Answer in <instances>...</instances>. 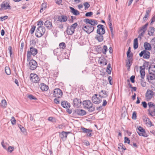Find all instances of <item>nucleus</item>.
Masks as SVG:
<instances>
[{"label": "nucleus", "instance_id": "nucleus-2", "mask_svg": "<svg viewBox=\"0 0 155 155\" xmlns=\"http://www.w3.org/2000/svg\"><path fill=\"white\" fill-rule=\"evenodd\" d=\"M38 52V51L37 49L33 48L30 47V50L28 51L27 52V60L28 61H30L31 59V55L33 56L36 55Z\"/></svg>", "mask_w": 155, "mask_h": 155}, {"label": "nucleus", "instance_id": "nucleus-15", "mask_svg": "<svg viewBox=\"0 0 155 155\" xmlns=\"http://www.w3.org/2000/svg\"><path fill=\"white\" fill-rule=\"evenodd\" d=\"M97 94H95L92 97L93 102L96 104H99L101 102V100L97 97Z\"/></svg>", "mask_w": 155, "mask_h": 155}, {"label": "nucleus", "instance_id": "nucleus-57", "mask_svg": "<svg viewBox=\"0 0 155 155\" xmlns=\"http://www.w3.org/2000/svg\"><path fill=\"white\" fill-rule=\"evenodd\" d=\"M35 26H33L32 27L30 30V32L31 34H33L35 30Z\"/></svg>", "mask_w": 155, "mask_h": 155}, {"label": "nucleus", "instance_id": "nucleus-52", "mask_svg": "<svg viewBox=\"0 0 155 155\" xmlns=\"http://www.w3.org/2000/svg\"><path fill=\"white\" fill-rule=\"evenodd\" d=\"M136 118H137L136 113V112L134 111L133 113L132 114V118L133 119L136 120Z\"/></svg>", "mask_w": 155, "mask_h": 155}, {"label": "nucleus", "instance_id": "nucleus-62", "mask_svg": "<svg viewBox=\"0 0 155 155\" xmlns=\"http://www.w3.org/2000/svg\"><path fill=\"white\" fill-rule=\"evenodd\" d=\"M100 64H102L103 63L104 65H106L107 64L106 61L104 59V60L102 61H100Z\"/></svg>", "mask_w": 155, "mask_h": 155}, {"label": "nucleus", "instance_id": "nucleus-30", "mask_svg": "<svg viewBox=\"0 0 155 155\" xmlns=\"http://www.w3.org/2000/svg\"><path fill=\"white\" fill-rule=\"evenodd\" d=\"M100 94L99 96L101 98H105L108 96V95L105 91L101 90Z\"/></svg>", "mask_w": 155, "mask_h": 155}, {"label": "nucleus", "instance_id": "nucleus-25", "mask_svg": "<svg viewBox=\"0 0 155 155\" xmlns=\"http://www.w3.org/2000/svg\"><path fill=\"white\" fill-rule=\"evenodd\" d=\"M149 74H155V65H152L149 68Z\"/></svg>", "mask_w": 155, "mask_h": 155}, {"label": "nucleus", "instance_id": "nucleus-41", "mask_svg": "<svg viewBox=\"0 0 155 155\" xmlns=\"http://www.w3.org/2000/svg\"><path fill=\"white\" fill-rule=\"evenodd\" d=\"M5 71L6 73L8 75H9L11 74L10 69L8 67H5Z\"/></svg>", "mask_w": 155, "mask_h": 155}, {"label": "nucleus", "instance_id": "nucleus-20", "mask_svg": "<svg viewBox=\"0 0 155 155\" xmlns=\"http://www.w3.org/2000/svg\"><path fill=\"white\" fill-rule=\"evenodd\" d=\"M58 19L60 22H66L68 20V17L65 15H61L58 17Z\"/></svg>", "mask_w": 155, "mask_h": 155}, {"label": "nucleus", "instance_id": "nucleus-10", "mask_svg": "<svg viewBox=\"0 0 155 155\" xmlns=\"http://www.w3.org/2000/svg\"><path fill=\"white\" fill-rule=\"evenodd\" d=\"M62 92L61 90L59 88H56L54 90L53 92L54 96L56 98H60L62 95Z\"/></svg>", "mask_w": 155, "mask_h": 155}, {"label": "nucleus", "instance_id": "nucleus-32", "mask_svg": "<svg viewBox=\"0 0 155 155\" xmlns=\"http://www.w3.org/2000/svg\"><path fill=\"white\" fill-rule=\"evenodd\" d=\"M155 74H150L147 76V79L149 82H151L152 81L155 79Z\"/></svg>", "mask_w": 155, "mask_h": 155}, {"label": "nucleus", "instance_id": "nucleus-9", "mask_svg": "<svg viewBox=\"0 0 155 155\" xmlns=\"http://www.w3.org/2000/svg\"><path fill=\"white\" fill-rule=\"evenodd\" d=\"M139 55L141 57H143L144 58L148 59L150 58V53L147 51L144 50L141 51Z\"/></svg>", "mask_w": 155, "mask_h": 155}, {"label": "nucleus", "instance_id": "nucleus-29", "mask_svg": "<svg viewBox=\"0 0 155 155\" xmlns=\"http://www.w3.org/2000/svg\"><path fill=\"white\" fill-rule=\"evenodd\" d=\"M40 86V87L42 91H47L48 90V87L44 83H41Z\"/></svg>", "mask_w": 155, "mask_h": 155}, {"label": "nucleus", "instance_id": "nucleus-47", "mask_svg": "<svg viewBox=\"0 0 155 155\" xmlns=\"http://www.w3.org/2000/svg\"><path fill=\"white\" fill-rule=\"evenodd\" d=\"M151 45L155 48V38L153 39L150 41Z\"/></svg>", "mask_w": 155, "mask_h": 155}, {"label": "nucleus", "instance_id": "nucleus-28", "mask_svg": "<svg viewBox=\"0 0 155 155\" xmlns=\"http://www.w3.org/2000/svg\"><path fill=\"white\" fill-rule=\"evenodd\" d=\"M70 8L71 9V12L74 15H77L80 14L79 12L77 10L74 9L73 8L70 7Z\"/></svg>", "mask_w": 155, "mask_h": 155}, {"label": "nucleus", "instance_id": "nucleus-44", "mask_svg": "<svg viewBox=\"0 0 155 155\" xmlns=\"http://www.w3.org/2000/svg\"><path fill=\"white\" fill-rule=\"evenodd\" d=\"M14 147H13L9 146L8 148H7L6 150L8 152L12 153L14 150Z\"/></svg>", "mask_w": 155, "mask_h": 155}, {"label": "nucleus", "instance_id": "nucleus-17", "mask_svg": "<svg viewBox=\"0 0 155 155\" xmlns=\"http://www.w3.org/2000/svg\"><path fill=\"white\" fill-rule=\"evenodd\" d=\"M70 133L69 132L63 131L60 133V137L63 141L65 140L66 139L68 134Z\"/></svg>", "mask_w": 155, "mask_h": 155}, {"label": "nucleus", "instance_id": "nucleus-18", "mask_svg": "<svg viewBox=\"0 0 155 155\" xmlns=\"http://www.w3.org/2000/svg\"><path fill=\"white\" fill-rule=\"evenodd\" d=\"M45 26L48 29H51L52 28V23L49 20L46 21L44 24Z\"/></svg>", "mask_w": 155, "mask_h": 155}, {"label": "nucleus", "instance_id": "nucleus-4", "mask_svg": "<svg viewBox=\"0 0 155 155\" xmlns=\"http://www.w3.org/2000/svg\"><path fill=\"white\" fill-rule=\"evenodd\" d=\"M45 29L44 27H38L36 30L35 35L37 37H40L45 33Z\"/></svg>", "mask_w": 155, "mask_h": 155}, {"label": "nucleus", "instance_id": "nucleus-45", "mask_svg": "<svg viewBox=\"0 0 155 155\" xmlns=\"http://www.w3.org/2000/svg\"><path fill=\"white\" fill-rule=\"evenodd\" d=\"M59 46L60 48L64 49L66 47V45L64 43L62 42L59 44Z\"/></svg>", "mask_w": 155, "mask_h": 155}, {"label": "nucleus", "instance_id": "nucleus-13", "mask_svg": "<svg viewBox=\"0 0 155 155\" xmlns=\"http://www.w3.org/2000/svg\"><path fill=\"white\" fill-rule=\"evenodd\" d=\"M104 26L102 25H98L97 26L98 29L97 31V34H104L105 32V30L104 28Z\"/></svg>", "mask_w": 155, "mask_h": 155}, {"label": "nucleus", "instance_id": "nucleus-51", "mask_svg": "<svg viewBox=\"0 0 155 155\" xmlns=\"http://www.w3.org/2000/svg\"><path fill=\"white\" fill-rule=\"evenodd\" d=\"M130 141L128 138L126 137H124V143L129 144Z\"/></svg>", "mask_w": 155, "mask_h": 155}, {"label": "nucleus", "instance_id": "nucleus-21", "mask_svg": "<svg viewBox=\"0 0 155 155\" xmlns=\"http://www.w3.org/2000/svg\"><path fill=\"white\" fill-rule=\"evenodd\" d=\"M143 120L147 126L150 127H151L152 126L151 122L149 118L144 117L143 118Z\"/></svg>", "mask_w": 155, "mask_h": 155}, {"label": "nucleus", "instance_id": "nucleus-53", "mask_svg": "<svg viewBox=\"0 0 155 155\" xmlns=\"http://www.w3.org/2000/svg\"><path fill=\"white\" fill-rule=\"evenodd\" d=\"M8 50L9 51L11 57L12 55V48L11 46H9L8 48Z\"/></svg>", "mask_w": 155, "mask_h": 155}, {"label": "nucleus", "instance_id": "nucleus-40", "mask_svg": "<svg viewBox=\"0 0 155 155\" xmlns=\"http://www.w3.org/2000/svg\"><path fill=\"white\" fill-rule=\"evenodd\" d=\"M149 111L150 114L151 116H155V109H149Z\"/></svg>", "mask_w": 155, "mask_h": 155}, {"label": "nucleus", "instance_id": "nucleus-6", "mask_svg": "<svg viewBox=\"0 0 155 155\" xmlns=\"http://www.w3.org/2000/svg\"><path fill=\"white\" fill-rule=\"evenodd\" d=\"M137 131L139 135L140 136H142L144 137H148V135L146 133L145 130L140 126H139L137 130Z\"/></svg>", "mask_w": 155, "mask_h": 155}, {"label": "nucleus", "instance_id": "nucleus-64", "mask_svg": "<svg viewBox=\"0 0 155 155\" xmlns=\"http://www.w3.org/2000/svg\"><path fill=\"white\" fill-rule=\"evenodd\" d=\"M151 20V23H152V22H155V16H153L152 17Z\"/></svg>", "mask_w": 155, "mask_h": 155}, {"label": "nucleus", "instance_id": "nucleus-37", "mask_svg": "<svg viewBox=\"0 0 155 155\" xmlns=\"http://www.w3.org/2000/svg\"><path fill=\"white\" fill-rule=\"evenodd\" d=\"M47 8V5L46 3L43 4L41 6V8L40 11V13L42 12L45 10Z\"/></svg>", "mask_w": 155, "mask_h": 155}, {"label": "nucleus", "instance_id": "nucleus-22", "mask_svg": "<svg viewBox=\"0 0 155 155\" xmlns=\"http://www.w3.org/2000/svg\"><path fill=\"white\" fill-rule=\"evenodd\" d=\"M61 106L64 108L66 109L69 108L70 107V103L66 101H64L61 103Z\"/></svg>", "mask_w": 155, "mask_h": 155}, {"label": "nucleus", "instance_id": "nucleus-5", "mask_svg": "<svg viewBox=\"0 0 155 155\" xmlns=\"http://www.w3.org/2000/svg\"><path fill=\"white\" fill-rule=\"evenodd\" d=\"M28 67L31 70H35L37 67L38 64L37 62L33 59L29 61Z\"/></svg>", "mask_w": 155, "mask_h": 155}, {"label": "nucleus", "instance_id": "nucleus-24", "mask_svg": "<svg viewBox=\"0 0 155 155\" xmlns=\"http://www.w3.org/2000/svg\"><path fill=\"white\" fill-rule=\"evenodd\" d=\"M95 38L99 42L102 41L104 39L103 34H98L95 37Z\"/></svg>", "mask_w": 155, "mask_h": 155}, {"label": "nucleus", "instance_id": "nucleus-63", "mask_svg": "<svg viewBox=\"0 0 155 155\" xmlns=\"http://www.w3.org/2000/svg\"><path fill=\"white\" fill-rule=\"evenodd\" d=\"M142 104L143 107L144 108H146L147 107V104L146 102L144 101L142 102Z\"/></svg>", "mask_w": 155, "mask_h": 155}, {"label": "nucleus", "instance_id": "nucleus-61", "mask_svg": "<svg viewBox=\"0 0 155 155\" xmlns=\"http://www.w3.org/2000/svg\"><path fill=\"white\" fill-rule=\"evenodd\" d=\"M20 127H19L21 131L23 133H24L25 132V129L23 127H22L21 125H20Z\"/></svg>", "mask_w": 155, "mask_h": 155}, {"label": "nucleus", "instance_id": "nucleus-34", "mask_svg": "<svg viewBox=\"0 0 155 155\" xmlns=\"http://www.w3.org/2000/svg\"><path fill=\"white\" fill-rule=\"evenodd\" d=\"M138 47V39L137 38L135 39L134 41V49H136Z\"/></svg>", "mask_w": 155, "mask_h": 155}, {"label": "nucleus", "instance_id": "nucleus-36", "mask_svg": "<svg viewBox=\"0 0 155 155\" xmlns=\"http://www.w3.org/2000/svg\"><path fill=\"white\" fill-rule=\"evenodd\" d=\"M7 105V103L5 99L2 100L1 101V106L4 108H6Z\"/></svg>", "mask_w": 155, "mask_h": 155}, {"label": "nucleus", "instance_id": "nucleus-46", "mask_svg": "<svg viewBox=\"0 0 155 155\" xmlns=\"http://www.w3.org/2000/svg\"><path fill=\"white\" fill-rule=\"evenodd\" d=\"M43 24V22L42 21L40 20L38 21L37 25L38 27H43L42 25Z\"/></svg>", "mask_w": 155, "mask_h": 155}, {"label": "nucleus", "instance_id": "nucleus-50", "mask_svg": "<svg viewBox=\"0 0 155 155\" xmlns=\"http://www.w3.org/2000/svg\"><path fill=\"white\" fill-rule=\"evenodd\" d=\"M11 121L12 124L14 125L16 123V120L14 117H12Z\"/></svg>", "mask_w": 155, "mask_h": 155}, {"label": "nucleus", "instance_id": "nucleus-12", "mask_svg": "<svg viewBox=\"0 0 155 155\" xmlns=\"http://www.w3.org/2000/svg\"><path fill=\"white\" fill-rule=\"evenodd\" d=\"M84 21L87 24H89L92 26H94L97 24V21L93 19H85L84 20Z\"/></svg>", "mask_w": 155, "mask_h": 155}, {"label": "nucleus", "instance_id": "nucleus-1", "mask_svg": "<svg viewBox=\"0 0 155 155\" xmlns=\"http://www.w3.org/2000/svg\"><path fill=\"white\" fill-rule=\"evenodd\" d=\"M83 105L85 108L88 110L89 111L92 112L94 110L95 107L93 106V104L89 100L84 101Z\"/></svg>", "mask_w": 155, "mask_h": 155}, {"label": "nucleus", "instance_id": "nucleus-60", "mask_svg": "<svg viewBox=\"0 0 155 155\" xmlns=\"http://www.w3.org/2000/svg\"><path fill=\"white\" fill-rule=\"evenodd\" d=\"M149 16L147 15H145L143 18V21H146L148 18Z\"/></svg>", "mask_w": 155, "mask_h": 155}, {"label": "nucleus", "instance_id": "nucleus-49", "mask_svg": "<svg viewBox=\"0 0 155 155\" xmlns=\"http://www.w3.org/2000/svg\"><path fill=\"white\" fill-rule=\"evenodd\" d=\"M28 97L30 100H36V98L31 94L28 95Z\"/></svg>", "mask_w": 155, "mask_h": 155}, {"label": "nucleus", "instance_id": "nucleus-58", "mask_svg": "<svg viewBox=\"0 0 155 155\" xmlns=\"http://www.w3.org/2000/svg\"><path fill=\"white\" fill-rule=\"evenodd\" d=\"M134 79H135V76H134L132 75L130 77V79L132 83H134V81H135Z\"/></svg>", "mask_w": 155, "mask_h": 155}, {"label": "nucleus", "instance_id": "nucleus-33", "mask_svg": "<svg viewBox=\"0 0 155 155\" xmlns=\"http://www.w3.org/2000/svg\"><path fill=\"white\" fill-rule=\"evenodd\" d=\"M132 60L130 58L128 59V61L127 62L126 66L127 67V69L128 70L130 69V67L132 64Z\"/></svg>", "mask_w": 155, "mask_h": 155}, {"label": "nucleus", "instance_id": "nucleus-14", "mask_svg": "<svg viewBox=\"0 0 155 155\" xmlns=\"http://www.w3.org/2000/svg\"><path fill=\"white\" fill-rule=\"evenodd\" d=\"M1 9L3 10L7 9H10L11 8L10 6L8 3L6 1L3 2L1 5Z\"/></svg>", "mask_w": 155, "mask_h": 155}, {"label": "nucleus", "instance_id": "nucleus-16", "mask_svg": "<svg viewBox=\"0 0 155 155\" xmlns=\"http://www.w3.org/2000/svg\"><path fill=\"white\" fill-rule=\"evenodd\" d=\"M81 129L82 131L83 132L87 134V136L91 137L92 136L91 133L92 131V130H89L84 127H81Z\"/></svg>", "mask_w": 155, "mask_h": 155}, {"label": "nucleus", "instance_id": "nucleus-31", "mask_svg": "<svg viewBox=\"0 0 155 155\" xmlns=\"http://www.w3.org/2000/svg\"><path fill=\"white\" fill-rule=\"evenodd\" d=\"M140 73L141 74V77L142 79H143L145 75V69L142 68V67H140Z\"/></svg>", "mask_w": 155, "mask_h": 155}, {"label": "nucleus", "instance_id": "nucleus-54", "mask_svg": "<svg viewBox=\"0 0 155 155\" xmlns=\"http://www.w3.org/2000/svg\"><path fill=\"white\" fill-rule=\"evenodd\" d=\"M151 11V9L150 8H148L146 12V15L149 16V14L150 13Z\"/></svg>", "mask_w": 155, "mask_h": 155}, {"label": "nucleus", "instance_id": "nucleus-48", "mask_svg": "<svg viewBox=\"0 0 155 155\" xmlns=\"http://www.w3.org/2000/svg\"><path fill=\"white\" fill-rule=\"evenodd\" d=\"M84 5L85 7V9H87L89 7L90 5L87 2H85L84 3Z\"/></svg>", "mask_w": 155, "mask_h": 155}, {"label": "nucleus", "instance_id": "nucleus-42", "mask_svg": "<svg viewBox=\"0 0 155 155\" xmlns=\"http://www.w3.org/2000/svg\"><path fill=\"white\" fill-rule=\"evenodd\" d=\"M1 145L3 148L6 150L7 148V146H8V144L7 143H5L4 142V140H2V142Z\"/></svg>", "mask_w": 155, "mask_h": 155}, {"label": "nucleus", "instance_id": "nucleus-56", "mask_svg": "<svg viewBox=\"0 0 155 155\" xmlns=\"http://www.w3.org/2000/svg\"><path fill=\"white\" fill-rule=\"evenodd\" d=\"M139 33L140 34L139 35L138 37V38H140V39H141V37L144 35L145 32H144V31H141L140 32L139 31Z\"/></svg>", "mask_w": 155, "mask_h": 155}, {"label": "nucleus", "instance_id": "nucleus-55", "mask_svg": "<svg viewBox=\"0 0 155 155\" xmlns=\"http://www.w3.org/2000/svg\"><path fill=\"white\" fill-rule=\"evenodd\" d=\"M93 12H87L85 14V16L86 17H89L93 15Z\"/></svg>", "mask_w": 155, "mask_h": 155}, {"label": "nucleus", "instance_id": "nucleus-38", "mask_svg": "<svg viewBox=\"0 0 155 155\" xmlns=\"http://www.w3.org/2000/svg\"><path fill=\"white\" fill-rule=\"evenodd\" d=\"M149 109H155V105L152 102H149L148 104Z\"/></svg>", "mask_w": 155, "mask_h": 155}, {"label": "nucleus", "instance_id": "nucleus-39", "mask_svg": "<svg viewBox=\"0 0 155 155\" xmlns=\"http://www.w3.org/2000/svg\"><path fill=\"white\" fill-rule=\"evenodd\" d=\"M112 69L111 68V65L110 64H109L107 68V72L109 74H110L111 70Z\"/></svg>", "mask_w": 155, "mask_h": 155}, {"label": "nucleus", "instance_id": "nucleus-35", "mask_svg": "<svg viewBox=\"0 0 155 155\" xmlns=\"http://www.w3.org/2000/svg\"><path fill=\"white\" fill-rule=\"evenodd\" d=\"M148 25V23H146L144 26H143L140 30V32L141 31H144L145 33L147 30V27Z\"/></svg>", "mask_w": 155, "mask_h": 155}, {"label": "nucleus", "instance_id": "nucleus-43", "mask_svg": "<svg viewBox=\"0 0 155 155\" xmlns=\"http://www.w3.org/2000/svg\"><path fill=\"white\" fill-rule=\"evenodd\" d=\"M107 51V46L104 45L102 49V52L104 54H106V52Z\"/></svg>", "mask_w": 155, "mask_h": 155}, {"label": "nucleus", "instance_id": "nucleus-11", "mask_svg": "<svg viewBox=\"0 0 155 155\" xmlns=\"http://www.w3.org/2000/svg\"><path fill=\"white\" fill-rule=\"evenodd\" d=\"M154 95L153 92L149 89H148L146 93V97L147 101L150 100Z\"/></svg>", "mask_w": 155, "mask_h": 155}, {"label": "nucleus", "instance_id": "nucleus-7", "mask_svg": "<svg viewBox=\"0 0 155 155\" xmlns=\"http://www.w3.org/2000/svg\"><path fill=\"white\" fill-rule=\"evenodd\" d=\"M82 29L88 34H90L93 31L94 27L91 25H84L82 27Z\"/></svg>", "mask_w": 155, "mask_h": 155}, {"label": "nucleus", "instance_id": "nucleus-19", "mask_svg": "<svg viewBox=\"0 0 155 155\" xmlns=\"http://www.w3.org/2000/svg\"><path fill=\"white\" fill-rule=\"evenodd\" d=\"M81 101L77 98H75L73 100V104L75 107H79L81 105Z\"/></svg>", "mask_w": 155, "mask_h": 155}, {"label": "nucleus", "instance_id": "nucleus-59", "mask_svg": "<svg viewBox=\"0 0 155 155\" xmlns=\"http://www.w3.org/2000/svg\"><path fill=\"white\" fill-rule=\"evenodd\" d=\"M8 16H4L1 17H0V18L2 21H3L4 20L8 18Z\"/></svg>", "mask_w": 155, "mask_h": 155}, {"label": "nucleus", "instance_id": "nucleus-27", "mask_svg": "<svg viewBox=\"0 0 155 155\" xmlns=\"http://www.w3.org/2000/svg\"><path fill=\"white\" fill-rule=\"evenodd\" d=\"M155 31V28L153 27H150L149 30L148 31V35H149L150 36L153 35Z\"/></svg>", "mask_w": 155, "mask_h": 155}, {"label": "nucleus", "instance_id": "nucleus-23", "mask_svg": "<svg viewBox=\"0 0 155 155\" xmlns=\"http://www.w3.org/2000/svg\"><path fill=\"white\" fill-rule=\"evenodd\" d=\"M76 112L78 115L80 116L84 115L86 114L85 111L82 109H77L76 110Z\"/></svg>", "mask_w": 155, "mask_h": 155}, {"label": "nucleus", "instance_id": "nucleus-3", "mask_svg": "<svg viewBox=\"0 0 155 155\" xmlns=\"http://www.w3.org/2000/svg\"><path fill=\"white\" fill-rule=\"evenodd\" d=\"M77 26V23H75L71 26L68 27L66 30V32L67 34L70 35H72L74 33L75 29L76 28Z\"/></svg>", "mask_w": 155, "mask_h": 155}, {"label": "nucleus", "instance_id": "nucleus-8", "mask_svg": "<svg viewBox=\"0 0 155 155\" xmlns=\"http://www.w3.org/2000/svg\"><path fill=\"white\" fill-rule=\"evenodd\" d=\"M31 81L33 83H37L39 82L40 78L36 74H31L30 75Z\"/></svg>", "mask_w": 155, "mask_h": 155}, {"label": "nucleus", "instance_id": "nucleus-26", "mask_svg": "<svg viewBox=\"0 0 155 155\" xmlns=\"http://www.w3.org/2000/svg\"><path fill=\"white\" fill-rule=\"evenodd\" d=\"M151 44H150L148 42H145L144 44V47L145 50L150 51L151 49Z\"/></svg>", "mask_w": 155, "mask_h": 155}]
</instances>
